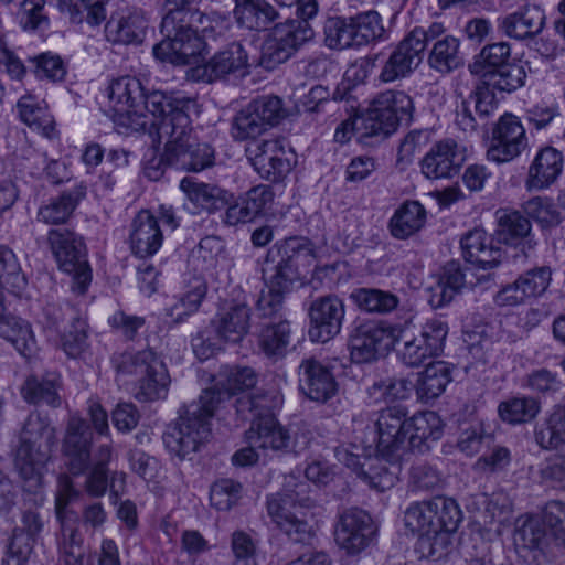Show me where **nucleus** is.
I'll list each match as a JSON object with an SVG mask.
<instances>
[{
	"label": "nucleus",
	"mask_w": 565,
	"mask_h": 565,
	"mask_svg": "<svg viewBox=\"0 0 565 565\" xmlns=\"http://www.w3.org/2000/svg\"><path fill=\"white\" fill-rule=\"evenodd\" d=\"M0 337L11 342L23 356H30L35 349L31 326L17 317L0 318Z\"/></svg>",
	"instance_id": "41"
},
{
	"label": "nucleus",
	"mask_w": 565,
	"mask_h": 565,
	"mask_svg": "<svg viewBox=\"0 0 565 565\" xmlns=\"http://www.w3.org/2000/svg\"><path fill=\"white\" fill-rule=\"evenodd\" d=\"M222 376L224 380L204 390L199 401L191 403L185 414L163 435V443L171 452L181 458L195 452L211 435L210 420L216 407L225 398L252 388L257 383V374L249 366L226 367Z\"/></svg>",
	"instance_id": "2"
},
{
	"label": "nucleus",
	"mask_w": 565,
	"mask_h": 565,
	"mask_svg": "<svg viewBox=\"0 0 565 565\" xmlns=\"http://www.w3.org/2000/svg\"><path fill=\"white\" fill-rule=\"evenodd\" d=\"M93 431L86 420L78 416L68 418L62 440V455L67 471L82 476L92 465Z\"/></svg>",
	"instance_id": "13"
},
{
	"label": "nucleus",
	"mask_w": 565,
	"mask_h": 565,
	"mask_svg": "<svg viewBox=\"0 0 565 565\" xmlns=\"http://www.w3.org/2000/svg\"><path fill=\"white\" fill-rule=\"evenodd\" d=\"M450 381L451 370L448 364L444 361L433 362L418 374L416 395L422 402L428 403L439 397Z\"/></svg>",
	"instance_id": "35"
},
{
	"label": "nucleus",
	"mask_w": 565,
	"mask_h": 565,
	"mask_svg": "<svg viewBox=\"0 0 565 565\" xmlns=\"http://www.w3.org/2000/svg\"><path fill=\"white\" fill-rule=\"evenodd\" d=\"M460 244L465 259L482 269L494 268L502 260L501 248L493 244L492 237L482 228L469 231Z\"/></svg>",
	"instance_id": "25"
},
{
	"label": "nucleus",
	"mask_w": 565,
	"mask_h": 565,
	"mask_svg": "<svg viewBox=\"0 0 565 565\" xmlns=\"http://www.w3.org/2000/svg\"><path fill=\"white\" fill-rule=\"evenodd\" d=\"M541 411L540 402L532 396H515L503 401L498 406L500 418L518 425L533 420Z\"/></svg>",
	"instance_id": "43"
},
{
	"label": "nucleus",
	"mask_w": 565,
	"mask_h": 565,
	"mask_svg": "<svg viewBox=\"0 0 565 565\" xmlns=\"http://www.w3.org/2000/svg\"><path fill=\"white\" fill-rule=\"evenodd\" d=\"M511 55L510 45L507 42H498L484 46L469 65L472 74L484 77L489 68H500L508 65Z\"/></svg>",
	"instance_id": "54"
},
{
	"label": "nucleus",
	"mask_w": 565,
	"mask_h": 565,
	"mask_svg": "<svg viewBox=\"0 0 565 565\" xmlns=\"http://www.w3.org/2000/svg\"><path fill=\"white\" fill-rule=\"evenodd\" d=\"M443 427L440 416L431 411L408 417L409 452L422 451L428 440H438L443 435Z\"/></svg>",
	"instance_id": "34"
},
{
	"label": "nucleus",
	"mask_w": 565,
	"mask_h": 565,
	"mask_svg": "<svg viewBox=\"0 0 565 565\" xmlns=\"http://www.w3.org/2000/svg\"><path fill=\"white\" fill-rule=\"evenodd\" d=\"M467 160V148L451 138L435 143L420 162L427 179H447L457 174Z\"/></svg>",
	"instance_id": "17"
},
{
	"label": "nucleus",
	"mask_w": 565,
	"mask_h": 565,
	"mask_svg": "<svg viewBox=\"0 0 565 565\" xmlns=\"http://www.w3.org/2000/svg\"><path fill=\"white\" fill-rule=\"evenodd\" d=\"M247 65L248 56L243 45L233 42L214 54L207 62L198 66L195 72L201 79L212 83L225 78L227 75L242 72Z\"/></svg>",
	"instance_id": "23"
},
{
	"label": "nucleus",
	"mask_w": 565,
	"mask_h": 565,
	"mask_svg": "<svg viewBox=\"0 0 565 565\" xmlns=\"http://www.w3.org/2000/svg\"><path fill=\"white\" fill-rule=\"evenodd\" d=\"M143 95L140 82L130 76L120 77L111 82L108 87V98L113 104L116 114L130 117L132 114L138 115V106L143 105L147 113L153 116L156 122L161 119V116H154L146 107V99L149 96Z\"/></svg>",
	"instance_id": "26"
},
{
	"label": "nucleus",
	"mask_w": 565,
	"mask_h": 565,
	"mask_svg": "<svg viewBox=\"0 0 565 565\" xmlns=\"http://www.w3.org/2000/svg\"><path fill=\"white\" fill-rule=\"evenodd\" d=\"M495 215L498 239L504 244H516L531 231L530 221L518 211L499 210Z\"/></svg>",
	"instance_id": "47"
},
{
	"label": "nucleus",
	"mask_w": 565,
	"mask_h": 565,
	"mask_svg": "<svg viewBox=\"0 0 565 565\" xmlns=\"http://www.w3.org/2000/svg\"><path fill=\"white\" fill-rule=\"evenodd\" d=\"M83 196L82 191L64 192L39 209L38 220L45 224L65 223Z\"/></svg>",
	"instance_id": "46"
},
{
	"label": "nucleus",
	"mask_w": 565,
	"mask_h": 565,
	"mask_svg": "<svg viewBox=\"0 0 565 565\" xmlns=\"http://www.w3.org/2000/svg\"><path fill=\"white\" fill-rule=\"evenodd\" d=\"M180 189L198 211L214 213L230 204L233 194L217 184L198 181L186 177L180 182Z\"/></svg>",
	"instance_id": "27"
},
{
	"label": "nucleus",
	"mask_w": 565,
	"mask_h": 565,
	"mask_svg": "<svg viewBox=\"0 0 565 565\" xmlns=\"http://www.w3.org/2000/svg\"><path fill=\"white\" fill-rule=\"evenodd\" d=\"M207 285L203 277L194 276L186 282V290L174 297L164 308V315L175 324L182 323L196 312L205 298Z\"/></svg>",
	"instance_id": "30"
},
{
	"label": "nucleus",
	"mask_w": 565,
	"mask_h": 565,
	"mask_svg": "<svg viewBox=\"0 0 565 565\" xmlns=\"http://www.w3.org/2000/svg\"><path fill=\"white\" fill-rule=\"evenodd\" d=\"M198 258L203 263V270L216 280L227 282L231 260L226 256L224 243L216 236H206L201 239L198 248Z\"/></svg>",
	"instance_id": "32"
},
{
	"label": "nucleus",
	"mask_w": 565,
	"mask_h": 565,
	"mask_svg": "<svg viewBox=\"0 0 565 565\" xmlns=\"http://www.w3.org/2000/svg\"><path fill=\"white\" fill-rule=\"evenodd\" d=\"M280 260L274 267L268 286L288 292L292 284L299 279L298 265L300 260L313 257L310 243L290 238L279 248Z\"/></svg>",
	"instance_id": "18"
},
{
	"label": "nucleus",
	"mask_w": 565,
	"mask_h": 565,
	"mask_svg": "<svg viewBox=\"0 0 565 565\" xmlns=\"http://www.w3.org/2000/svg\"><path fill=\"white\" fill-rule=\"evenodd\" d=\"M78 495L73 481L68 475L58 477V489L55 498V512L61 526L75 525L76 515L67 509L70 502Z\"/></svg>",
	"instance_id": "62"
},
{
	"label": "nucleus",
	"mask_w": 565,
	"mask_h": 565,
	"mask_svg": "<svg viewBox=\"0 0 565 565\" xmlns=\"http://www.w3.org/2000/svg\"><path fill=\"white\" fill-rule=\"evenodd\" d=\"M284 403L282 395L277 390H258L248 397L239 398L237 402V412L246 411L253 414L254 418L265 416V414H274Z\"/></svg>",
	"instance_id": "52"
},
{
	"label": "nucleus",
	"mask_w": 565,
	"mask_h": 565,
	"mask_svg": "<svg viewBox=\"0 0 565 565\" xmlns=\"http://www.w3.org/2000/svg\"><path fill=\"white\" fill-rule=\"evenodd\" d=\"M163 235L158 220L149 212H139L132 221L130 233V247L132 253L140 257L154 255L162 245Z\"/></svg>",
	"instance_id": "28"
},
{
	"label": "nucleus",
	"mask_w": 565,
	"mask_h": 565,
	"mask_svg": "<svg viewBox=\"0 0 565 565\" xmlns=\"http://www.w3.org/2000/svg\"><path fill=\"white\" fill-rule=\"evenodd\" d=\"M445 31L440 22L431 23L428 29L415 28L390 54L382 66L379 79L392 83L407 77L422 63L427 45L440 40Z\"/></svg>",
	"instance_id": "6"
},
{
	"label": "nucleus",
	"mask_w": 565,
	"mask_h": 565,
	"mask_svg": "<svg viewBox=\"0 0 565 565\" xmlns=\"http://www.w3.org/2000/svg\"><path fill=\"white\" fill-rule=\"evenodd\" d=\"M373 105L380 110V116L384 117L388 128L408 124L413 118L414 104L405 92L390 89L380 93Z\"/></svg>",
	"instance_id": "31"
},
{
	"label": "nucleus",
	"mask_w": 565,
	"mask_h": 565,
	"mask_svg": "<svg viewBox=\"0 0 565 565\" xmlns=\"http://www.w3.org/2000/svg\"><path fill=\"white\" fill-rule=\"evenodd\" d=\"M313 30L306 21L287 20L276 24L263 44L260 65L273 70L288 61L305 43L313 38Z\"/></svg>",
	"instance_id": "10"
},
{
	"label": "nucleus",
	"mask_w": 565,
	"mask_h": 565,
	"mask_svg": "<svg viewBox=\"0 0 565 565\" xmlns=\"http://www.w3.org/2000/svg\"><path fill=\"white\" fill-rule=\"evenodd\" d=\"M546 530L543 521L527 516L520 519L513 535L514 544L521 550H542L546 544Z\"/></svg>",
	"instance_id": "50"
},
{
	"label": "nucleus",
	"mask_w": 565,
	"mask_h": 565,
	"mask_svg": "<svg viewBox=\"0 0 565 565\" xmlns=\"http://www.w3.org/2000/svg\"><path fill=\"white\" fill-rule=\"evenodd\" d=\"M376 526L371 515L362 509L344 510L334 526L337 545L349 555H356L371 545Z\"/></svg>",
	"instance_id": "12"
},
{
	"label": "nucleus",
	"mask_w": 565,
	"mask_h": 565,
	"mask_svg": "<svg viewBox=\"0 0 565 565\" xmlns=\"http://www.w3.org/2000/svg\"><path fill=\"white\" fill-rule=\"evenodd\" d=\"M428 64L443 74L460 67L463 61L459 52V40L452 35H444L435 41L428 54Z\"/></svg>",
	"instance_id": "40"
},
{
	"label": "nucleus",
	"mask_w": 565,
	"mask_h": 565,
	"mask_svg": "<svg viewBox=\"0 0 565 565\" xmlns=\"http://www.w3.org/2000/svg\"><path fill=\"white\" fill-rule=\"evenodd\" d=\"M385 460L381 456L375 459H369L366 469L362 470V476L370 481V484L379 491H385L392 488L399 471L398 462L388 461L391 467L382 462Z\"/></svg>",
	"instance_id": "59"
},
{
	"label": "nucleus",
	"mask_w": 565,
	"mask_h": 565,
	"mask_svg": "<svg viewBox=\"0 0 565 565\" xmlns=\"http://www.w3.org/2000/svg\"><path fill=\"white\" fill-rule=\"evenodd\" d=\"M215 331L217 335L232 343H237L250 328V309L245 305L232 306L217 315Z\"/></svg>",
	"instance_id": "33"
},
{
	"label": "nucleus",
	"mask_w": 565,
	"mask_h": 565,
	"mask_svg": "<svg viewBox=\"0 0 565 565\" xmlns=\"http://www.w3.org/2000/svg\"><path fill=\"white\" fill-rule=\"evenodd\" d=\"M376 451L385 461L399 462L409 454L408 412L401 405L382 409L375 420Z\"/></svg>",
	"instance_id": "9"
},
{
	"label": "nucleus",
	"mask_w": 565,
	"mask_h": 565,
	"mask_svg": "<svg viewBox=\"0 0 565 565\" xmlns=\"http://www.w3.org/2000/svg\"><path fill=\"white\" fill-rule=\"evenodd\" d=\"M268 128L254 111V108L247 104L233 118L232 136L235 140L254 139L265 132Z\"/></svg>",
	"instance_id": "57"
},
{
	"label": "nucleus",
	"mask_w": 565,
	"mask_h": 565,
	"mask_svg": "<svg viewBox=\"0 0 565 565\" xmlns=\"http://www.w3.org/2000/svg\"><path fill=\"white\" fill-rule=\"evenodd\" d=\"M326 45L333 50L356 46L352 17H330L324 26Z\"/></svg>",
	"instance_id": "51"
},
{
	"label": "nucleus",
	"mask_w": 565,
	"mask_h": 565,
	"mask_svg": "<svg viewBox=\"0 0 565 565\" xmlns=\"http://www.w3.org/2000/svg\"><path fill=\"white\" fill-rule=\"evenodd\" d=\"M431 504L434 507L437 531H456L461 520V511L455 500L445 497H435L431 499Z\"/></svg>",
	"instance_id": "63"
},
{
	"label": "nucleus",
	"mask_w": 565,
	"mask_h": 565,
	"mask_svg": "<svg viewBox=\"0 0 565 565\" xmlns=\"http://www.w3.org/2000/svg\"><path fill=\"white\" fill-rule=\"evenodd\" d=\"M535 441L546 450L565 445V405H556L535 429Z\"/></svg>",
	"instance_id": "38"
},
{
	"label": "nucleus",
	"mask_w": 565,
	"mask_h": 565,
	"mask_svg": "<svg viewBox=\"0 0 565 565\" xmlns=\"http://www.w3.org/2000/svg\"><path fill=\"white\" fill-rule=\"evenodd\" d=\"M55 443L56 431L49 418L36 412L31 413L21 430L14 460L24 480L39 483L41 471L50 460Z\"/></svg>",
	"instance_id": "4"
},
{
	"label": "nucleus",
	"mask_w": 565,
	"mask_h": 565,
	"mask_svg": "<svg viewBox=\"0 0 565 565\" xmlns=\"http://www.w3.org/2000/svg\"><path fill=\"white\" fill-rule=\"evenodd\" d=\"M273 201L274 192L269 185L253 186L237 198L230 199L223 221L230 226L253 222L265 213Z\"/></svg>",
	"instance_id": "19"
},
{
	"label": "nucleus",
	"mask_w": 565,
	"mask_h": 565,
	"mask_svg": "<svg viewBox=\"0 0 565 565\" xmlns=\"http://www.w3.org/2000/svg\"><path fill=\"white\" fill-rule=\"evenodd\" d=\"M113 364L118 374L137 379L138 401L151 402L167 396L170 376L164 363L152 350L116 354Z\"/></svg>",
	"instance_id": "5"
},
{
	"label": "nucleus",
	"mask_w": 565,
	"mask_h": 565,
	"mask_svg": "<svg viewBox=\"0 0 565 565\" xmlns=\"http://www.w3.org/2000/svg\"><path fill=\"white\" fill-rule=\"evenodd\" d=\"M545 21L543 9L536 4H524L501 18L499 28L507 36L523 41L540 34L545 26Z\"/></svg>",
	"instance_id": "24"
},
{
	"label": "nucleus",
	"mask_w": 565,
	"mask_h": 565,
	"mask_svg": "<svg viewBox=\"0 0 565 565\" xmlns=\"http://www.w3.org/2000/svg\"><path fill=\"white\" fill-rule=\"evenodd\" d=\"M58 548L63 565H85L84 539L76 525L61 526Z\"/></svg>",
	"instance_id": "55"
},
{
	"label": "nucleus",
	"mask_w": 565,
	"mask_h": 565,
	"mask_svg": "<svg viewBox=\"0 0 565 565\" xmlns=\"http://www.w3.org/2000/svg\"><path fill=\"white\" fill-rule=\"evenodd\" d=\"M466 278L457 263H448L444 266L435 286L430 288V303L443 307L449 303L454 297L465 287Z\"/></svg>",
	"instance_id": "39"
},
{
	"label": "nucleus",
	"mask_w": 565,
	"mask_h": 565,
	"mask_svg": "<svg viewBox=\"0 0 565 565\" xmlns=\"http://www.w3.org/2000/svg\"><path fill=\"white\" fill-rule=\"evenodd\" d=\"M426 211L417 201L403 203L390 221L391 234L398 239H405L418 232L425 224Z\"/></svg>",
	"instance_id": "37"
},
{
	"label": "nucleus",
	"mask_w": 565,
	"mask_h": 565,
	"mask_svg": "<svg viewBox=\"0 0 565 565\" xmlns=\"http://www.w3.org/2000/svg\"><path fill=\"white\" fill-rule=\"evenodd\" d=\"M345 316V305L335 295L315 299L309 307V339L326 343L340 333Z\"/></svg>",
	"instance_id": "14"
},
{
	"label": "nucleus",
	"mask_w": 565,
	"mask_h": 565,
	"mask_svg": "<svg viewBox=\"0 0 565 565\" xmlns=\"http://www.w3.org/2000/svg\"><path fill=\"white\" fill-rule=\"evenodd\" d=\"M21 393L23 398L31 404H46L52 407L61 405L55 376L43 379L31 376L25 381Z\"/></svg>",
	"instance_id": "49"
},
{
	"label": "nucleus",
	"mask_w": 565,
	"mask_h": 565,
	"mask_svg": "<svg viewBox=\"0 0 565 565\" xmlns=\"http://www.w3.org/2000/svg\"><path fill=\"white\" fill-rule=\"evenodd\" d=\"M523 209L542 227L557 226L562 221L557 205L548 198H532L524 203Z\"/></svg>",
	"instance_id": "61"
},
{
	"label": "nucleus",
	"mask_w": 565,
	"mask_h": 565,
	"mask_svg": "<svg viewBox=\"0 0 565 565\" xmlns=\"http://www.w3.org/2000/svg\"><path fill=\"white\" fill-rule=\"evenodd\" d=\"M350 298L363 311L385 315L397 308L398 297L390 291L375 288H360L351 292Z\"/></svg>",
	"instance_id": "42"
},
{
	"label": "nucleus",
	"mask_w": 565,
	"mask_h": 565,
	"mask_svg": "<svg viewBox=\"0 0 565 565\" xmlns=\"http://www.w3.org/2000/svg\"><path fill=\"white\" fill-rule=\"evenodd\" d=\"M316 500L310 495V487L307 482L296 483L292 489H287L284 494L271 497L267 501V511L273 521L294 542H307L312 532L309 524L289 510L298 504L301 508H310Z\"/></svg>",
	"instance_id": "8"
},
{
	"label": "nucleus",
	"mask_w": 565,
	"mask_h": 565,
	"mask_svg": "<svg viewBox=\"0 0 565 565\" xmlns=\"http://www.w3.org/2000/svg\"><path fill=\"white\" fill-rule=\"evenodd\" d=\"M542 521L550 534L561 543H565V503L557 500L547 502L543 510Z\"/></svg>",
	"instance_id": "64"
},
{
	"label": "nucleus",
	"mask_w": 565,
	"mask_h": 565,
	"mask_svg": "<svg viewBox=\"0 0 565 565\" xmlns=\"http://www.w3.org/2000/svg\"><path fill=\"white\" fill-rule=\"evenodd\" d=\"M526 146L525 129L521 121L518 117L505 114L492 130L487 158L495 163H505L519 157Z\"/></svg>",
	"instance_id": "15"
},
{
	"label": "nucleus",
	"mask_w": 565,
	"mask_h": 565,
	"mask_svg": "<svg viewBox=\"0 0 565 565\" xmlns=\"http://www.w3.org/2000/svg\"><path fill=\"white\" fill-rule=\"evenodd\" d=\"M146 107L154 116H161L156 122H148L146 115H140L137 126L145 129L148 124L157 129L159 143H164L163 160L178 169L199 172L214 163V151L206 143H199L192 134V116L200 109L195 98L180 93L167 94L151 92L146 99Z\"/></svg>",
	"instance_id": "1"
},
{
	"label": "nucleus",
	"mask_w": 565,
	"mask_h": 565,
	"mask_svg": "<svg viewBox=\"0 0 565 565\" xmlns=\"http://www.w3.org/2000/svg\"><path fill=\"white\" fill-rule=\"evenodd\" d=\"M225 23L226 19L221 13L198 7L174 32L153 46V55L162 62L191 64L202 49V40L215 39L224 31Z\"/></svg>",
	"instance_id": "3"
},
{
	"label": "nucleus",
	"mask_w": 565,
	"mask_h": 565,
	"mask_svg": "<svg viewBox=\"0 0 565 565\" xmlns=\"http://www.w3.org/2000/svg\"><path fill=\"white\" fill-rule=\"evenodd\" d=\"M356 46L369 44L384 33L382 19L376 11H367L352 17Z\"/></svg>",
	"instance_id": "60"
},
{
	"label": "nucleus",
	"mask_w": 565,
	"mask_h": 565,
	"mask_svg": "<svg viewBox=\"0 0 565 565\" xmlns=\"http://www.w3.org/2000/svg\"><path fill=\"white\" fill-rule=\"evenodd\" d=\"M290 327L287 321L264 326L258 333V347L268 358H280L289 344Z\"/></svg>",
	"instance_id": "48"
},
{
	"label": "nucleus",
	"mask_w": 565,
	"mask_h": 565,
	"mask_svg": "<svg viewBox=\"0 0 565 565\" xmlns=\"http://www.w3.org/2000/svg\"><path fill=\"white\" fill-rule=\"evenodd\" d=\"M563 170V156L552 147L541 149L530 166L527 189L543 190L553 184Z\"/></svg>",
	"instance_id": "29"
},
{
	"label": "nucleus",
	"mask_w": 565,
	"mask_h": 565,
	"mask_svg": "<svg viewBox=\"0 0 565 565\" xmlns=\"http://www.w3.org/2000/svg\"><path fill=\"white\" fill-rule=\"evenodd\" d=\"M234 17L243 28L264 30L277 18V12L265 0H235Z\"/></svg>",
	"instance_id": "36"
},
{
	"label": "nucleus",
	"mask_w": 565,
	"mask_h": 565,
	"mask_svg": "<svg viewBox=\"0 0 565 565\" xmlns=\"http://www.w3.org/2000/svg\"><path fill=\"white\" fill-rule=\"evenodd\" d=\"M526 71L520 63H509L500 68H489L482 77L484 85L492 89L511 93L524 85Z\"/></svg>",
	"instance_id": "44"
},
{
	"label": "nucleus",
	"mask_w": 565,
	"mask_h": 565,
	"mask_svg": "<svg viewBox=\"0 0 565 565\" xmlns=\"http://www.w3.org/2000/svg\"><path fill=\"white\" fill-rule=\"evenodd\" d=\"M299 388L309 399L326 403L337 394L338 383L328 366L308 358L299 365Z\"/></svg>",
	"instance_id": "20"
},
{
	"label": "nucleus",
	"mask_w": 565,
	"mask_h": 565,
	"mask_svg": "<svg viewBox=\"0 0 565 565\" xmlns=\"http://www.w3.org/2000/svg\"><path fill=\"white\" fill-rule=\"evenodd\" d=\"M18 111L21 120L47 138H52L54 126L46 108L32 95L22 96L18 102Z\"/></svg>",
	"instance_id": "45"
},
{
	"label": "nucleus",
	"mask_w": 565,
	"mask_h": 565,
	"mask_svg": "<svg viewBox=\"0 0 565 565\" xmlns=\"http://www.w3.org/2000/svg\"><path fill=\"white\" fill-rule=\"evenodd\" d=\"M148 19L141 9L111 13L105 24V38L114 44H138L146 34Z\"/></svg>",
	"instance_id": "22"
},
{
	"label": "nucleus",
	"mask_w": 565,
	"mask_h": 565,
	"mask_svg": "<svg viewBox=\"0 0 565 565\" xmlns=\"http://www.w3.org/2000/svg\"><path fill=\"white\" fill-rule=\"evenodd\" d=\"M245 435L249 445L260 449L284 452L294 450V440L289 430L277 420L274 414H265L252 419Z\"/></svg>",
	"instance_id": "21"
},
{
	"label": "nucleus",
	"mask_w": 565,
	"mask_h": 565,
	"mask_svg": "<svg viewBox=\"0 0 565 565\" xmlns=\"http://www.w3.org/2000/svg\"><path fill=\"white\" fill-rule=\"evenodd\" d=\"M0 281L15 295L26 286V278L15 254L6 246H0Z\"/></svg>",
	"instance_id": "56"
},
{
	"label": "nucleus",
	"mask_w": 565,
	"mask_h": 565,
	"mask_svg": "<svg viewBox=\"0 0 565 565\" xmlns=\"http://www.w3.org/2000/svg\"><path fill=\"white\" fill-rule=\"evenodd\" d=\"M404 524L418 536L436 533L437 527L431 500L412 503L404 513Z\"/></svg>",
	"instance_id": "53"
},
{
	"label": "nucleus",
	"mask_w": 565,
	"mask_h": 565,
	"mask_svg": "<svg viewBox=\"0 0 565 565\" xmlns=\"http://www.w3.org/2000/svg\"><path fill=\"white\" fill-rule=\"evenodd\" d=\"M47 241L60 268L73 275V291L85 294L92 280V271L83 238L70 230L56 228L49 232Z\"/></svg>",
	"instance_id": "7"
},
{
	"label": "nucleus",
	"mask_w": 565,
	"mask_h": 565,
	"mask_svg": "<svg viewBox=\"0 0 565 565\" xmlns=\"http://www.w3.org/2000/svg\"><path fill=\"white\" fill-rule=\"evenodd\" d=\"M402 339L403 330L398 326L362 323L354 328L349 338L351 361L358 364L370 363Z\"/></svg>",
	"instance_id": "11"
},
{
	"label": "nucleus",
	"mask_w": 565,
	"mask_h": 565,
	"mask_svg": "<svg viewBox=\"0 0 565 565\" xmlns=\"http://www.w3.org/2000/svg\"><path fill=\"white\" fill-rule=\"evenodd\" d=\"M246 152L254 169L267 181L279 182L291 171L288 151L280 139L253 142Z\"/></svg>",
	"instance_id": "16"
},
{
	"label": "nucleus",
	"mask_w": 565,
	"mask_h": 565,
	"mask_svg": "<svg viewBox=\"0 0 565 565\" xmlns=\"http://www.w3.org/2000/svg\"><path fill=\"white\" fill-rule=\"evenodd\" d=\"M201 0H162V8L164 13L162 15L160 32L167 38V35L174 32L179 24H182L183 20L193 12Z\"/></svg>",
	"instance_id": "58"
}]
</instances>
